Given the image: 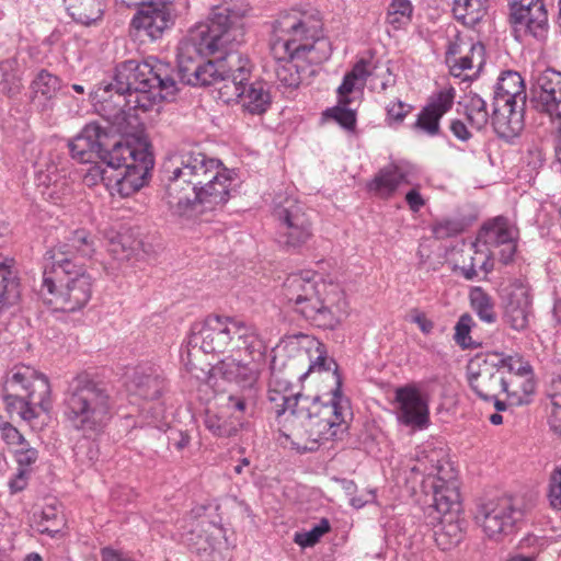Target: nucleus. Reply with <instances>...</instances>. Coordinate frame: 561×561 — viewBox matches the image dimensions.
Here are the masks:
<instances>
[{
    "mask_svg": "<svg viewBox=\"0 0 561 561\" xmlns=\"http://www.w3.org/2000/svg\"><path fill=\"white\" fill-rule=\"evenodd\" d=\"M66 526V519L61 511L54 505L43 507L42 512L35 515V527L41 534L50 537L59 534Z\"/></svg>",
    "mask_w": 561,
    "mask_h": 561,
    "instance_id": "79ce46f5",
    "label": "nucleus"
},
{
    "mask_svg": "<svg viewBox=\"0 0 561 561\" xmlns=\"http://www.w3.org/2000/svg\"><path fill=\"white\" fill-rule=\"evenodd\" d=\"M491 116L495 133L504 139L516 137L524 127L525 103L493 101Z\"/></svg>",
    "mask_w": 561,
    "mask_h": 561,
    "instance_id": "c85d7f7f",
    "label": "nucleus"
},
{
    "mask_svg": "<svg viewBox=\"0 0 561 561\" xmlns=\"http://www.w3.org/2000/svg\"><path fill=\"white\" fill-rule=\"evenodd\" d=\"M523 517V502L514 496L488 500L478 505L474 514L477 525L488 538L493 540L513 533Z\"/></svg>",
    "mask_w": 561,
    "mask_h": 561,
    "instance_id": "ddd939ff",
    "label": "nucleus"
},
{
    "mask_svg": "<svg viewBox=\"0 0 561 561\" xmlns=\"http://www.w3.org/2000/svg\"><path fill=\"white\" fill-rule=\"evenodd\" d=\"M167 389L165 378L160 368L152 365L137 366L128 380V390L145 400H156Z\"/></svg>",
    "mask_w": 561,
    "mask_h": 561,
    "instance_id": "cd10ccee",
    "label": "nucleus"
},
{
    "mask_svg": "<svg viewBox=\"0 0 561 561\" xmlns=\"http://www.w3.org/2000/svg\"><path fill=\"white\" fill-rule=\"evenodd\" d=\"M347 104H340L330 108L325 114L336 121L343 128L354 130L356 126L355 111L346 107Z\"/></svg>",
    "mask_w": 561,
    "mask_h": 561,
    "instance_id": "3c124183",
    "label": "nucleus"
},
{
    "mask_svg": "<svg viewBox=\"0 0 561 561\" xmlns=\"http://www.w3.org/2000/svg\"><path fill=\"white\" fill-rule=\"evenodd\" d=\"M33 102L46 107L60 89V80L57 76L42 69L37 72L30 85Z\"/></svg>",
    "mask_w": 561,
    "mask_h": 561,
    "instance_id": "f704fd0d",
    "label": "nucleus"
},
{
    "mask_svg": "<svg viewBox=\"0 0 561 561\" xmlns=\"http://www.w3.org/2000/svg\"><path fill=\"white\" fill-rule=\"evenodd\" d=\"M250 357L249 362L242 358L227 357L220 360L214 368V375L228 382H234L242 388H251L257 379L259 369L256 363Z\"/></svg>",
    "mask_w": 561,
    "mask_h": 561,
    "instance_id": "7c9ffc66",
    "label": "nucleus"
},
{
    "mask_svg": "<svg viewBox=\"0 0 561 561\" xmlns=\"http://www.w3.org/2000/svg\"><path fill=\"white\" fill-rule=\"evenodd\" d=\"M504 320L514 330L528 327L531 314V300L528 287L520 280H514L502 289Z\"/></svg>",
    "mask_w": 561,
    "mask_h": 561,
    "instance_id": "b1692460",
    "label": "nucleus"
},
{
    "mask_svg": "<svg viewBox=\"0 0 561 561\" xmlns=\"http://www.w3.org/2000/svg\"><path fill=\"white\" fill-rule=\"evenodd\" d=\"M245 14L247 10L238 3L211 8L207 19L196 24L179 43L178 70L172 69L176 84L210 85L221 81L219 60L203 61V58L244 43Z\"/></svg>",
    "mask_w": 561,
    "mask_h": 561,
    "instance_id": "7ed1b4c3",
    "label": "nucleus"
},
{
    "mask_svg": "<svg viewBox=\"0 0 561 561\" xmlns=\"http://www.w3.org/2000/svg\"><path fill=\"white\" fill-rule=\"evenodd\" d=\"M330 530L328 519L323 518L318 525L305 533H296L294 541L302 548L314 546Z\"/></svg>",
    "mask_w": 561,
    "mask_h": 561,
    "instance_id": "8fccbe9b",
    "label": "nucleus"
},
{
    "mask_svg": "<svg viewBox=\"0 0 561 561\" xmlns=\"http://www.w3.org/2000/svg\"><path fill=\"white\" fill-rule=\"evenodd\" d=\"M241 44L230 45L227 49L217 51L222 56L218 59L224 84L219 88L222 95L250 80L253 65L249 57L237 50Z\"/></svg>",
    "mask_w": 561,
    "mask_h": 561,
    "instance_id": "393cba45",
    "label": "nucleus"
},
{
    "mask_svg": "<svg viewBox=\"0 0 561 561\" xmlns=\"http://www.w3.org/2000/svg\"><path fill=\"white\" fill-rule=\"evenodd\" d=\"M507 371L528 374L529 363L518 354L489 353L471 359L467 367L470 388L480 399L491 401L506 393L520 403L519 391L512 389L514 381L505 375Z\"/></svg>",
    "mask_w": 561,
    "mask_h": 561,
    "instance_id": "1a4fd4ad",
    "label": "nucleus"
},
{
    "mask_svg": "<svg viewBox=\"0 0 561 561\" xmlns=\"http://www.w3.org/2000/svg\"><path fill=\"white\" fill-rule=\"evenodd\" d=\"M115 401L107 387L88 374L77 375L67 387L64 416L84 436L103 432L114 415Z\"/></svg>",
    "mask_w": 561,
    "mask_h": 561,
    "instance_id": "0eeeda50",
    "label": "nucleus"
},
{
    "mask_svg": "<svg viewBox=\"0 0 561 561\" xmlns=\"http://www.w3.org/2000/svg\"><path fill=\"white\" fill-rule=\"evenodd\" d=\"M413 10L410 0H391L388 5L386 22L394 30L404 28L412 21Z\"/></svg>",
    "mask_w": 561,
    "mask_h": 561,
    "instance_id": "a18cd8bd",
    "label": "nucleus"
},
{
    "mask_svg": "<svg viewBox=\"0 0 561 561\" xmlns=\"http://www.w3.org/2000/svg\"><path fill=\"white\" fill-rule=\"evenodd\" d=\"M107 133L98 123H90L84 126L79 135L69 141V151L73 159L81 163L92 162L106 149Z\"/></svg>",
    "mask_w": 561,
    "mask_h": 561,
    "instance_id": "bb28decb",
    "label": "nucleus"
},
{
    "mask_svg": "<svg viewBox=\"0 0 561 561\" xmlns=\"http://www.w3.org/2000/svg\"><path fill=\"white\" fill-rule=\"evenodd\" d=\"M410 106L401 101L391 102L387 106V115L389 119L401 123L410 112Z\"/></svg>",
    "mask_w": 561,
    "mask_h": 561,
    "instance_id": "052dcab7",
    "label": "nucleus"
},
{
    "mask_svg": "<svg viewBox=\"0 0 561 561\" xmlns=\"http://www.w3.org/2000/svg\"><path fill=\"white\" fill-rule=\"evenodd\" d=\"M472 318L469 314H462L455 327V341L461 347L471 346V337L469 335Z\"/></svg>",
    "mask_w": 561,
    "mask_h": 561,
    "instance_id": "6e6d98bb",
    "label": "nucleus"
},
{
    "mask_svg": "<svg viewBox=\"0 0 561 561\" xmlns=\"http://www.w3.org/2000/svg\"><path fill=\"white\" fill-rule=\"evenodd\" d=\"M130 150L133 151L131 157L117 167L113 173L108 187L112 195L116 193L122 197H127L139 191L144 185L145 173L153 164L152 157L146 149L130 145Z\"/></svg>",
    "mask_w": 561,
    "mask_h": 561,
    "instance_id": "dca6fc26",
    "label": "nucleus"
},
{
    "mask_svg": "<svg viewBox=\"0 0 561 561\" xmlns=\"http://www.w3.org/2000/svg\"><path fill=\"white\" fill-rule=\"evenodd\" d=\"M411 470L427 477L435 476L433 482L434 503L425 512L427 524H434L443 515L461 513L459 485L450 468L446 470L445 466L439 463L428 468L424 461L419 460V463Z\"/></svg>",
    "mask_w": 561,
    "mask_h": 561,
    "instance_id": "4468645a",
    "label": "nucleus"
},
{
    "mask_svg": "<svg viewBox=\"0 0 561 561\" xmlns=\"http://www.w3.org/2000/svg\"><path fill=\"white\" fill-rule=\"evenodd\" d=\"M4 391L3 401L11 417L18 415L30 423L51 407L48 378L26 365L14 366L8 373Z\"/></svg>",
    "mask_w": 561,
    "mask_h": 561,
    "instance_id": "9d476101",
    "label": "nucleus"
},
{
    "mask_svg": "<svg viewBox=\"0 0 561 561\" xmlns=\"http://www.w3.org/2000/svg\"><path fill=\"white\" fill-rule=\"evenodd\" d=\"M489 0H454L453 14L466 26H474L488 12Z\"/></svg>",
    "mask_w": 561,
    "mask_h": 561,
    "instance_id": "e433bc0d",
    "label": "nucleus"
},
{
    "mask_svg": "<svg viewBox=\"0 0 561 561\" xmlns=\"http://www.w3.org/2000/svg\"><path fill=\"white\" fill-rule=\"evenodd\" d=\"M139 7L131 20V26L151 41L161 38L174 24L176 10L173 0H147Z\"/></svg>",
    "mask_w": 561,
    "mask_h": 561,
    "instance_id": "2eb2a0df",
    "label": "nucleus"
},
{
    "mask_svg": "<svg viewBox=\"0 0 561 561\" xmlns=\"http://www.w3.org/2000/svg\"><path fill=\"white\" fill-rule=\"evenodd\" d=\"M227 100H237L242 110L251 115L265 113L272 103V96L266 83L262 81L245 82L229 92Z\"/></svg>",
    "mask_w": 561,
    "mask_h": 561,
    "instance_id": "c756f323",
    "label": "nucleus"
},
{
    "mask_svg": "<svg viewBox=\"0 0 561 561\" xmlns=\"http://www.w3.org/2000/svg\"><path fill=\"white\" fill-rule=\"evenodd\" d=\"M131 154L130 144L114 142L110 151H103L99 158L88 162L89 165L82 170L83 183L90 187L102 183L108 190L114 171Z\"/></svg>",
    "mask_w": 561,
    "mask_h": 561,
    "instance_id": "aec40b11",
    "label": "nucleus"
},
{
    "mask_svg": "<svg viewBox=\"0 0 561 561\" xmlns=\"http://www.w3.org/2000/svg\"><path fill=\"white\" fill-rule=\"evenodd\" d=\"M518 237L517 227L507 218L499 216L482 226L478 241L486 245L490 251L497 249V253L492 252V255H497L500 262L506 265L514 260Z\"/></svg>",
    "mask_w": 561,
    "mask_h": 561,
    "instance_id": "f3484780",
    "label": "nucleus"
},
{
    "mask_svg": "<svg viewBox=\"0 0 561 561\" xmlns=\"http://www.w3.org/2000/svg\"><path fill=\"white\" fill-rule=\"evenodd\" d=\"M94 253V240L85 229L71 231L64 241L48 250L45 254L44 266L77 265L76 257H91Z\"/></svg>",
    "mask_w": 561,
    "mask_h": 561,
    "instance_id": "412c9836",
    "label": "nucleus"
},
{
    "mask_svg": "<svg viewBox=\"0 0 561 561\" xmlns=\"http://www.w3.org/2000/svg\"><path fill=\"white\" fill-rule=\"evenodd\" d=\"M41 294L55 311L75 312L92 295V278L79 265L44 266Z\"/></svg>",
    "mask_w": 561,
    "mask_h": 561,
    "instance_id": "9b49d317",
    "label": "nucleus"
},
{
    "mask_svg": "<svg viewBox=\"0 0 561 561\" xmlns=\"http://www.w3.org/2000/svg\"><path fill=\"white\" fill-rule=\"evenodd\" d=\"M460 231L461 224L457 220L443 219L433 226V233L437 239H446L458 234Z\"/></svg>",
    "mask_w": 561,
    "mask_h": 561,
    "instance_id": "13d9d810",
    "label": "nucleus"
},
{
    "mask_svg": "<svg viewBox=\"0 0 561 561\" xmlns=\"http://www.w3.org/2000/svg\"><path fill=\"white\" fill-rule=\"evenodd\" d=\"M356 81L365 82L366 79L371 75L370 61L366 59H359L353 67L352 71L348 72Z\"/></svg>",
    "mask_w": 561,
    "mask_h": 561,
    "instance_id": "680f3d73",
    "label": "nucleus"
},
{
    "mask_svg": "<svg viewBox=\"0 0 561 561\" xmlns=\"http://www.w3.org/2000/svg\"><path fill=\"white\" fill-rule=\"evenodd\" d=\"M493 101L526 103V89L522 76L514 70L502 71L495 89Z\"/></svg>",
    "mask_w": 561,
    "mask_h": 561,
    "instance_id": "72a5a7b5",
    "label": "nucleus"
},
{
    "mask_svg": "<svg viewBox=\"0 0 561 561\" xmlns=\"http://www.w3.org/2000/svg\"><path fill=\"white\" fill-rule=\"evenodd\" d=\"M22 71L13 59H7L0 62V92L9 98H13L22 91Z\"/></svg>",
    "mask_w": 561,
    "mask_h": 561,
    "instance_id": "a19ab883",
    "label": "nucleus"
},
{
    "mask_svg": "<svg viewBox=\"0 0 561 561\" xmlns=\"http://www.w3.org/2000/svg\"><path fill=\"white\" fill-rule=\"evenodd\" d=\"M205 531L201 525H196L194 529L188 530L184 535L186 545L197 553L208 552L214 550V538L208 535H203Z\"/></svg>",
    "mask_w": 561,
    "mask_h": 561,
    "instance_id": "09e8293b",
    "label": "nucleus"
},
{
    "mask_svg": "<svg viewBox=\"0 0 561 561\" xmlns=\"http://www.w3.org/2000/svg\"><path fill=\"white\" fill-rule=\"evenodd\" d=\"M187 348L203 353H241L253 360H264L266 346L253 325L230 317L208 316L191 328Z\"/></svg>",
    "mask_w": 561,
    "mask_h": 561,
    "instance_id": "6e6552de",
    "label": "nucleus"
},
{
    "mask_svg": "<svg viewBox=\"0 0 561 561\" xmlns=\"http://www.w3.org/2000/svg\"><path fill=\"white\" fill-rule=\"evenodd\" d=\"M466 110L469 122L477 129H481L488 124L490 115L486 110V102L479 94L471 93L469 95Z\"/></svg>",
    "mask_w": 561,
    "mask_h": 561,
    "instance_id": "de8ad7c7",
    "label": "nucleus"
},
{
    "mask_svg": "<svg viewBox=\"0 0 561 561\" xmlns=\"http://www.w3.org/2000/svg\"><path fill=\"white\" fill-rule=\"evenodd\" d=\"M304 357L308 359V370L304 373L299 378L305 379L307 375L314 371H329L330 365H328L327 356L322 353H319L314 360H312L306 351L301 354Z\"/></svg>",
    "mask_w": 561,
    "mask_h": 561,
    "instance_id": "bf43d9fd",
    "label": "nucleus"
},
{
    "mask_svg": "<svg viewBox=\"0 0 561 561\" xmlns=\"http://www.w3.org/2000/svg\"><path fill=\"white\" fill-rule=\"evenodd\" d=\"M477 243H471L468 249V263L466 259L462 261V266L460 267L462 276L471 280L478 276L477 268L483 271L484 273H489L493 268V261L491 260L490 254L478 251Z\"/></svg>",
    "mask_w": 561,
    "mask_h": 561,
    "instance_id": "c03bdc74",
    "label": "nucleus"
},
{
    "mask_svg": "<svg viewBox=\"0 0 561 561\" xmlns=\"http://www.w3.org/2000/svg\"><path fill=\"white\" fill-rule=\"evenodd\" d=\"M34 168L37 187L45 199L58 204L70 194L68 181L58 173V167L51 157H43Z\"/></svg>",
    "mask_w": 561,
    "mask_h": 561,
    "instance_id": "a878e982",
    "label": "nucleus"
},
{
    "mask_svg": "<svg viewBox=\"0 0 561 561\" xmlns=\"http://www.w3.org/2000/svg\"><path fill=\"white\" fill-rule=\"evenodd\" d=\"M268 388L273 390H278L279 392L294 393L291 383L288 380L280 377L278 374L272 375Z\"/></svg>",
    "mask_w": 561,
    "mask_h": 561,
    "instance_id": "69168bd1",
    "label": "nucleus"
},
{
    "mask_svg": "<svg viewBox=\"0 0 561 561\" xmlns=\"http://www.w3.org/2000/svg\"><path fill=\"white\" fill-rule=\"evenodd\" d=\"M531 101L537 111L561 121V72L551 68L540 72Z\"/></svg>",
    "mask_w": 561,
    "mask_h": 561,
    "instance_id": "5701e85b",
    "label": "nucleus"
},
{
    "mask_svg": "<svg viewBox=\"0 0 561 561\" xmlns=\"http://www.w3.org/2000/svg\"><path fill=\"white\" fill-rule=\"evenodd\" d=\"M356 80L351 77L350 73H346L344 76L343 82L337 88V94H339V103L340 104H348L350 98L348 94L353 91L355 87Z\"/></svg>",
    "mask_w": 561,
    "mask_h": 561,
    "instance_id": "e2e57ef3",
    "label": "nucleus"
},
{
    "mask_svg": "<svg viewBox=\"0 0 561 561\" xmlns=\"http://www.w3.org/2000/svg\"><path fill=\"white\" fill-rule=\"evenodd\" d=\"M336 388L332 391L330 402L323 403L318 397H306L295 410V417L289 420L285 436L306 437L311 445H304L302 450H313L322 442L341 440L346 435L353 413L348 399L341 392V380L336 378Z\"/></svg>",
    "mask_w": 561,
    "mask_h": 561,
    "instance_id": "423d86ee",
    "label": "nucleus"
},
{
    "mask_svg": "<svg viewBox=\"0 0 561 561\" xmlns=\"http://www.w3.org/2000/svg\"><path fill=\"white\" fill-rule=\"evenodd\" d=\"M69 14L78 22L90 25L104 12V0H65Z\"/></svg>",
    "mask_w": 561,
    "mask_h": 561,
    "instance_id": "58836bf2",
    "label": "nucleus"
},
{
    "mask_svg": "<svg viewBox=\"0 0 561 561\" xmlns=\"http://www.w3.org/2000/svg\"><path fill=\"white\" fill-rule=\"evenodd\" d=\"M267 396L272 404V410L274 411L277 419L288 413V415L285 417L284 424V427L288 430L289 420L295 417V410H297V408L299 409V404L306 399L307 396H302L301 393L279 392L278 390H273L270 388Z\"/></svg>",
    "mask_w": 561,
    "mask_h": 561,
    "instance_id": "c9c22d12",
    "label": "nucleus"
},
{
    "mask_svg": "<svg viewBox=\"0 0 561 561\" xmlns=\"http://www.w3.org/2000/svg\"><path fill=\"white\" fill-rule=\"evenodd\" d=\"M0 437L8 445L10 450L23 445L26 439L10 422L0 415Z\"/></svg>",
    "mask_w": 561,
    "mask_h": 561,
    "instance_id": "864d4df0",
    "label": "nucleus"
},
{
    "mask_svg": "<svg viewBox=\"0 0 561 561\" xmlns=\"http://www.w3.org/2000/svg\"><path fill=\"white\" fill-rule=\"evenodd\" d=\"M510 375L508 379H512L514 381V385L512 389H516L518 391V387L522 389V392L526 396L531 394L535 392V381L533 378V369L529 365V373L528 374H518L516 371H507Z\"/></svg>",
    "mask_w": 561,
    "mask_h": 561,
    "instance_id": "4d7b16f0",
    "label": "nucleus"
},
{
    "mask_svg": "<svg viewBox=\"0 0 561 561\" xmlns=\"http://www.w3.org/2000/svg\"><path fill=\"white\" fill-rule=\"evenodd\" d=\"M101 561H135L127 553L110 547L101 550Z\"/></svg>",
    "mask_w": 561,
    "mask_h": 561,
    "instance_id": "0e129e2a",
    "label": "nucleus"
},
{
    "mask_svg": "<svg viewBox=\"0 0 561 561\" xmlns=\"http://www.w3.org/2000/svg\"><path fill=\"white\" fill-rule=\"evenodd\" d=\"M403 173L396 165L381 169L368 183V188L380 196H390L403 180Z\"/></svg>",
    "mask_w": 561,
    "mask_h": 561,
    "instance_id": "ea45409f",
    "label": "nucleus"
},
{
    "mask_svg": "<svg viewBox=\"0 0 561 561\" xmlns=\"http://www.w3.org/2000/svg\"><path fill=\"white\" fill-rule=\"evenodd\" d=\"M510 19L517 33L530 35L537 39H542L547 35L549 24L545 0L513 1Z\"/></svg>",
    "mask_w": 561,
    "mask_h": 561,
    "instance_id": "6ab92c4d",
    "label": "nucleus"
},
{
    "mask_svg": "<svg viewBox=\"0 0 561 561\" xmlns=\"http://www.w3.org/2000/svg\"><path fill=\"white\" fill-rule=\"evenodd\" d=\"M172 67L150 57L129 59L116 67L113 82H101L89 98L95 112L119 134L138 123V113L159 106L178 92Z\"/></svg>",
    "mask_w": 561,
    "mask_h": 561,
    "instance_id": "f257e3e1",
    "label": "nucleus"
},
{
    "mask_svg": "<svg viewBox=\"0 0 561 561\" xmlns=\"http://www.w3.org/2000/svg\"><path fill=\"white\" fill-rule=\"evenodd\" d=\"M405 201L413 211H419L425 204L423 197L416 188L409 191L405 195Z\"/></svg>",
    "mask_w": 561,
    "mask_h": 561,
    "instance_id": "338daca9",
    "label": "nucleus"
},
{
    "mask_svg": "<svg viewBox=\"0 0 561 561\" xmlns=\"http://www.w3.org/2000/svg\"><path fill=\"white\" fill-rule=\"evenodd\" d=\"M14 261L0 257V305H13L20 297L16 273L12 270Z\"/></svg>",
    "mask_w": 561,
    "mask_h": 561,
    "instance_id": "4c0bfd02",
    "label": "nucleus"
},
{
    "mask_svg": "<svg viewBox=\"0 0 561 561\" xmlns=\"http://www.w3.org/2000/svg\"><path fill=\"white\" fill-rule=\"evenodd\" d=\"M434 538L442 550H449L458 546L466 533L467 522L460 513L439 516L434 524Z\"/></svg>",
    "mask_w": 561,
    "mask_h": 561,
    "instance_id": "2f4dec72",
    "label": "nucleus"
},
{
    "mask_svg": "<svg viewBox=\"0 0 561 561\" xmlns=\"http://www.w3.org/2000/svg\"><path fill=\"white\" fill-rule=\"evenodd\" d=\"M13 458L18 465L14 477L9 481L12 492H20L27 485L28 478L38 459V450L30 445L26 440L23 445L11 450Z\"/></svg>",
    "mask_w": 561,
    "mask_h": 561,
    "instance_id": "473e14b6",
    "label": "nucleus"
},
{
    "mask_svg": "<svg viewBox=\"0 0 561 561\" xmlns=\"http://www.w3.org/2000/svg\"><path fill=\"white\" fill-rule=\"evenodd\" d=\"M168 184L164 199L176 216H193L221 208L230 197L233 170L195 150H181L164 161Z\"/></svg>",
    "mask_w": 561,
    "mask_h": 561,
    "instance_id": "f03ea898",
    "label": "nucleus"
},
{
    "mask_svg": "<svg viewBox=\"0 0 561 561\" xmlns=\"http://www.w3.org/2000/svg\"><path fill=\"white\" fill-rule=\"evenodd\" d=\"M205 425L213 434L220 437L232 436L238 431L236 424L227 423L226 420L215 414H207Z\"/></svg>",
    "mask_w": 561,
    "mask_h": 561,
    "instance_id": "603ef678",
    "label": "nucleus"
},
{
    "mask_svg": "<svg viewBox=\"0 0 561 561\" xmlns=\"http://www.w3.org/2000/svg\"><path fill=\"white\" fill-rule=\"evenodd\" d=\"M271 51L276 60L275 76L286 88H298L307 67L318 65L331 55V43L321 35L320 22L297 12L285 13L274 23Z\"/></svg>",
    "mask_w": 561,
    "mask_h": 561,
    "instance_id": "20e7f679",
    "label": "nucleus"
},
{
    "mask_svg": "<svg viewBox=\"0 0 561 561\" xmlns=\"http://www.w3.org/2000/svg\"><path fill=\"white\" fill-rule=\"evenodd\" d=\"M283 299L299 314L324 329L336 328L347 316V301L337 285L328 284L314 271L306 270L286 277Z\"/></svg>",
    "mask_w": 561,
    "mask_h": 561,
    "instance_id": "39448f33",
    "label": "nucleus"
},
{
    "mask_svg": "<svg viewBox=\"0 0 561 561\" xmlns=\"http://www.w3.org/2000/svg\"><path fill=\"white\" fill-rule=\"evenodd\" d=\"M396 416L400 424L413 430H424L430 424L427 399L414 383L394 390Z\"/></svg>",
    "mask_w": 561,
    "mask_h": 561,
    "instance_id": "a211bd4d",
    "label": "nucleus"
},
{
    "mask_svg": "<svg viewBox=\"0 0 561 561\" xmlns=\"http://www.w3.org/2000/svg\"><path fill=\"white\" fill-rule=\"evenodd\" d=\"M468 54L453 61L451 72L459 77L462 71L481 68L484 61V46L481 43H470Z\"/></svg>",
    "mask_w": 561,
    "mask_h": 561,
    "instance_id": "49530a36",
    "label": "nucleus"
},
{
    "mask_svg": "<svg viewBox=\"0 0 561 561\" xmlns=\"http://www.w3.org/2000/svg\"><path fill=\"white\" fill-rule=\"evenodd\" d=\"M273 216L277 221L276 240L287 251H296L312 237V224L307 208L294 196L277 195Z\"/></svg>",
    "mask_w": 561,
    "mask_h": 561,
    "instance_id": "f8f14e48",
    "label": "nucleus"
},
{
    "mask_svg": "<svg viewBox=\"0 0 561 561\" xmlns=\"http://www.w3.org/2000/svg\"><path fill=\"white\" fill-rule=\"evenodd\" d=\"M455 96L456 90L453 87L443 88L432 93L420 111L413 129L431 137L439 135V121L451 110Z\"/></svg>",
    "mask_w": 561,
    "mask_h": 561,
    "instance_id": "4be33fe9",
    "label": "nucleus"
},
{
    "mask_svg": "<svg viewBox=\"0 0 561 561\" xmlns=\"http://www.w3.org/2000/svg\"><path fill=\"white\" fill-rule=\"evenodd\" d=\"M450 130L456 138L462 141H466L471 137V134L465 123L459 119H455L450 123Z\"/></svg>",
    "mask_w": 561,
    "mask_h": 561,
    "instance_id": "774afa93",
    "label": "nucleus"
},
{
    "mask_svg": "<svg viewBox=\"0 0 561 561\" xmlns=\"http://www.w3.org/2000/svg\"><path fill=\"white\" fill-rule=\"evenodd\" d=\"M469 299L472 310L485 323H494L497 319L493 298L481 287L471 288Z\"/></svg>",
    "mask_w": 561,
    "mask_h": 561,
    "instance_id": "37998d69",
    "label": "nucleus"
},
{
    "mask_svg": "<svg viewBox=\"0 0 561 561\" xmlns=\"http://www.w3.org/2000/svg\"><path fill=\"white\" fill-rule=\"evenodd\" d=\"M548 496L550 505L561 511V466L556 467L550 474Z\"/></svg>",
    "mask_w": 561,
    "mask_h": 561,
    "instance_id": "5fc2aeb1",
    "label": "nucleus"
}]
</instances>
